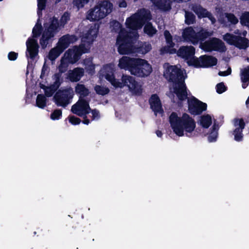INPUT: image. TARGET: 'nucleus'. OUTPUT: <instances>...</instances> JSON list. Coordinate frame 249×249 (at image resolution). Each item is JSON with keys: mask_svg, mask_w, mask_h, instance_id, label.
Segmentation results:
<instances>
[{"mask_svg": "<svg viewBox=\"0 0 249 249\" xmlns=\"http://www.w3.org/2000/svg\"><path fill=\"white\" fill-rule=\"evenodd\" d=\"M70 19V14L65 12L61 16L60 21L55 16L49 18V23L44 24V30L39 40L42 49H45L48 45L52 44L55 35L63 28Z\"/></svg>", "mask_w": 249, "mask_h": 249, "instance_id": "1", "label": "nucleus"}, {"mask_svg": "<svg viewBox=\"0 0 249 249\" xmlns=\"http://www.w3.org/2000/svg\"><path fill=\"white\" fill-rule=\"evenodd\" d=\"M129 33L132 36H128L127 34L126 36H120L118 42L120 43L117 44L118 46V52L120 54H128L133 53H139L145 54L152 49L150 44L147 42H141L139 46H136L135 44L139 38V35L138 33Z\"/></svg>", "mask_w": 249, "mask_h": 249, "instance_id": "2", "label": "nucleus"}, {"mask_svg": "<svg viewBox=\"0 0 249 249\" xmlns=\"http://www.w3.org/2000/svg\"><path fill=\"white\" fill-rule=\"evenodd\" d=\"M169 123L174 132L178 136L184 135V131L192 132L195 129L196 122L187 113H183L179 117L176 112H172L169 116Z\"/></svg>", "mask_w": 249, "mask_h": 249, "instance_id": "3", "label": "nucleus"}, {"mask_svg": "<svg viewBox=\"0 0 249 249\" xmlns=\"http://www.w3.org/2000/svg\"><path fill=\"white\" fill-rule=\"evenodd\" d=\"M113 7V4L109 0L101 1L89 11L87 18L90 21H99L110 14Z\"/></svg>", "mask_w": 249, "mask_h": 249, "instance_id": "4", "label": "nucleus"}, {"mask_svg": "<svg viewBox=\"0 0 249 249\" xmlns=\"http://www.w3.org/2000/svg\"><path fill=\"white\" fill-rule=\"evenodd\" d=\"M125 25L126 28L131 30L132 31L128 32L125 29H122L117 37L116 45L120 43V42H118V40L120 39V36L122 37L123 36H126V34H127L128 36H132V35L129 34L130 33H133V35H134L135 34L134 33H138V30L142 28L143 26L135 14L127 18L125 21Z\"/></svg>", "mask_w": 249, "mask_h": 249, "instance_id": "5", "label": "nucleus"}, {"mask_svg": "<svg viewBox=\"0 0 249 249\" xmlns=\"http://www.w3.org/2000/svg\"><path fill=\"white\" fill-rule=\"evenodd\" d=\"M163 75L168 82L173 83L174 85L184 82L185 79L183 71L175 65L168 66L165 70Z\"/></svg>", "mask_w": 249, "mask_h": 249, "instance_id": "6", "label": "nucleus"}, {"mask_svg": "<svg viewBox=\"0 0 249 249\" xmlns=\"http://www.w3.org/2000/svg\"><path fill=\"white\" fill-rule=\"evenodd\" d=\"M73 91L71 88L58 90L53 96L55 104L58 107H65L70 103L73 96Z\"/></svg>", "mask_w": 249, "mask_h": 249, "instance_id": "7", "label": "nucleus"}, {"mask_svg": "<svg viewBox=\"0 0 249 249\" xmlns=\"http://www.w3.org/2000/svg\"><path fill=\"white\" fill-rule=\"evenodd\" d=\"M217 63L216 57L212 55H203L199 58H193L191 61H187L189 66L195 68H209L215 66Z\"/></svg>", "mask_w": 249, "mask_h": 249, "instance_id": "8", "label": "nucleus"}, {"mask_svg": "<svg viewBox=\"0 0 249 249\" xmlns=\"http://www.w3.org/2000/svg\"><path fill=\"white\" fill-rule=\"evenodd\" d=\"M152 71V66L147 61L138 58L131 74L138 77H146L150 74Z\"/></svg>", "mask_w": 249, "mask_h": 249, "instance_id": "9", "label": "nucleus"}, {"mask_svg": "<svg viewBox=\"0 0 249 249\" xmlns=\"http://www.w3.org/2000/svg\"><path fill=\"white\" fill-rule=\"evenodd\" d=\"M89 50L84 45L75 46L72 49H69L64 53V57L71 64L76 63L82 54L88 53Z\"/></svg>", "mask_w": 249, "mask_h": 249, "instance_id": "10", "label": "nucleus"}, {"mask_svg": "<svg viewBox=\"0 0 249 249\" xmlns=\"http://www.w3.org/2000/svg\"><path fill=\"white\" fill-rule=\"evenodd\" d=\"M188 111L193 115H199L207 110V105L194 96L188 99Z\"/></svg>", "mask_w": 249, "mask_h": 249, "instance_id": "11", "label": "nucleus"}, {"mask_svg": "<svg viewBox=\"0 0 249 249\" xmlns=\"http://www.w3.org/2000/svg\"><path fill=\"white\" fill-rule=\"evenodd\" d=\"M121 80L122 81L123 88L127 87L129 90L135 94H141L142 89L141 86L139 85L135 78L129 75L123 74Z\"/></svg>", "mask_w": 249, "mask_h": 249, "instance_id": "12", "label": "nucleus"}, {"mask_svg": "<svg viewBox=\"0 0 249 249\" xmlns=\"http://www.w3.org/2000/svg\"><path fill=\"white\" fill-rule=\"evenodd\" d=\"M191 9L197 16L198 18H207L211 20L212 24H214L216 22V19L212 14L200 4L193 5Z\"/></svg>", "mask_w": 249, "mask_h": 249, "instance_id": "13", "label": "nucleus"}, {"mask_svg": "<svg viewBox=\"0 0 249 249\" xmlns=\"http://www.w3.org/2000/svg\"><path fill=\"white\" fill-rule=\"evenodd\" d=\"M138 58L123 56L119 59L118 66L121 69L128 71L131 74Z\"/></svg>", "mask_w": 249, "mask_h": 249, "instance_id": "14", "label": "nucleus"}, {"mask_svg": "<svg viewBox=\"0 0 249 249\" xmlns=\"http://www.w3.org/2000/svg\"><path fill=\"white\" fill-rule=\"evenodd\" d=\"M195 48L192 46H181L177 52V55L185 60L191 61L193 58H197L195 57Z\"/></svg>", "mask_w": 249, "mask_h": 249, "instance_id": "15", "label": "nucleus"}, {"mask_svg": "<svg viewBox=\"0 0 249 249\" xmlns=\"http://www.w3.org/2000/svg\"><path fill=\"white\" fill-rule=\"evenodd\" d=\"M245 123L242 118H235L234 120V125L236 127L233 130L232 134L234 136V140L241 142L243 139V130L245 127Z\"/></svg>", "mask_w": 249, "mask_h": 249, "instance_id": "16", "label": "nucleus"}, {"mask_svg": "<svg viewBox=\"0 0 249 249\" xmlns=\"http://www.w3.org/2000/svg\"><path fill=\"white\" fill-rule=\"evenodd\" d=\"M188 89L185 81L174 85L173 92L177 96L179 101L182 102L188 98Z\"/></svg>", "mask_w": 249, "mask_h": 249, "instance_id": "17", "label": "nucleus"}, {"mask_svg": "<svg viewBox=\"0 0 249 249\" xmlns=\"http://www.w3.org/2000/svg\"><path fill=\"white\" fill-rule=\"evenodd\" d=\"M77 39L75 35L67 34L59 38L57 46L64 52L71 43L75 42Z\"/></svg>", "mask_w": 249, "mask_h": 249, "instance_id": "18", "label": "nucleus"}, {"mask_svg": "<svg viewBox=\"0 0 249 249\" xmlns=\"http://www.w3.org/2000/svg\"><path fill=\"white\" fill-rule=\"evenodd\" d=\"M27 52L29 53L31 59H34L38 54L39 45L37 40L34 38H29L26 41Z\"/></svg>", "mask_w": 249, "mask_h": 249, "instance_id": "19", "label": "nucleus"}, {"mask_svg": "<svg viewBox=\"0 0 249 249\" xmlns=\"http://www.w3.org/2000/svg\"><path fill=\"white\" fill-rule=\"evenodd\" d=\"M149 103L151 109L155 114L163 112L161 101L157 94H154L151 96L149 99Z\"/></svg>", "mask_w": 249, "mask_h": 249, "instance_id": "20", "label": "nucleus"}, {"mask_svg": "<svg viewBox=\"0 0 249 249\" xmlns=\"http://www.w3.org/2000/svg\"><path fill=\"white\" fill-rule=\"evenodd\" d=\"M84 74L83 68L77 67L70 70L68 73L67 78L71 82H77L80 81Z\"/></svg>", "mask_w": 249, "mask_h": 249, "instance_id": "21", "label": "nucleus"}, {"mask_svg": "<svg viewBox=\"0 0 249 249\" xmlns=\"http://www.w3.org/2000/svg\"><path fill=\"white\" fill-rule=\"evenodd\" d=\"M98 33V29L96 28V25H90L84 35L83 38L85 39L84 41L89 44H92L97 37Z\"/></svg>", "mask_w": 249, "mask_h": 249, "instance_id": "22", "label": "nucleus"}, {"mask_svg": "<svg viewBox=\"0 0 249 249\" xmlns=\"http://www.w3.org/2000/svg\"><path fill=\"white\" fill-rule=\"evenodd\" d=\"M69 62L64 58H62L61 60L60 64L58 66V72L54 73L53 76V78L57 79L60 81L63 82V79L62 77V73L65 72L69 67Z\"/></svg>", "mask_w": 249, "mask_h": 249, "instance_id": "23", "label": "nucleus"}, {"mask_svg": "<svg viewBox=\"0 0 249 249\" xmlns=\"http://www.w3.org/2000/svg\"><path fill=\"white\" fill-rule=\"evenodd\" d=\"M153 4L158 9L166 12L169 11L172 8V1L169 0H151Z\"/></svg>", "mask_w": 249, "mask_h": 249, "instance_id": "24", "label": "nucleus"}, {"mask_svg": "<svg viewBox=\"0 0 249 249\" xmlns=\"http://www.w3.org/2000/svg\"><path fill=\"white\" fill-rule=\"evenodd\" d=\"M53 79L54 80V82L45 89V96L47 97H51L63 83L57 79L53 78Z\"/></svg>", "mask_w": 249, "mask_h": 249, "instance_id": "25", "label": "nucleus"}, {"mask_svg": "<svg viewBox=\"0 0 249 249\" xmlns=\"http://www.w3.org/2000/svg\"><path fill=\"white\" fill-rule=\"evenodd\" d=\"M212 40V51L224 52L226 50V47L224 43L220 39L213 37Z\"/></svg>", "mask_w": 249, "mask_h": 249, "instance_id": "26", "label": "nucleus"}, {"mask_svg": "<svg viewBox=\"0 0 249 249\" xmlns=\"http://www.w3.org/2000/svg\"><path fill=\"white\" fill-rule=\"evenodd\" d=\"M135 14L143 26L146 22L151 19V15L150 11L145 9H142L139 13Z\"/></svg>", "mask_w": 249, "mask_h": 249, "instance_id": "27", "label": "nucleus"}, {"mask_svg": "<svg viewBox=\"0 0 249 249\" xmlns=\"http://www.w3.org/2000/svg\"><path fill=\"white\" fill-rule=\"evenodd\" d=\"M75 92L79 95V98H84L90 93L89 89L84 84H77L75 87Z\"/></svg>", "mask_w": 249, "mask_h": 249, "instance_id": "28", "label": "nucleus"}, {"mask_svg": "<svg viewBox=\"0 0 249 249\" xmlns=\"http://www.w3.org/2000/svg\"><path fill=\"white\" fill-rule=\"evenodd\" d=\"M78 106L81 111L83 115H87L91 110L89 102L84 98H79L78 101L76 103Z\"/></svg>", "mask_w": 249, "mask_h": 249, "instance_id": "29", "label": "nucleus"}, {"mask_svg": "<svg viewBox=\"0 0 249 249\" xmlns=\"http://www.w3.org/2000/svg\"><path fill=\"white\" fill-rule=\"evenodd\" d=\"M234 46L239 49H246L249 46V40L246 37L237 36Z\"/></svg>", "mask_w": 249, "mask_h": 249, "instance_id": "30", "label": "nucleus"}, {"mask_svg": "<svg viewBox=\"0 0 249 249\" xmlns=\"http://www.w3.org/2000/svg\"><path fill=\"white\" fill-rule=\"evenodd\" d=\"M63 51L59 48L57 45L56 47L52 48L48 54V58L51 61L55 60Z\"/></svg>", "mask_w": 249, "mask_h": 249, "instance_id": "31", "label": "nucleus"}, {"mask_svg": "<svg viewBox=\"0 0 249 249\" xmlns=\"http://www.w3.org/2000/svg\"><path fill=\"white\" fill-rule=\"evenodd\" d=\"M40 19H38L37 21L32 30V36L34 38H37L41 35L43 31V27L41 23L39 22Z\"/></svg>", "mask_w": 249, "mask_h": 249, "instance_id": "32", "label": "nucleus"}, {"mask_svg": "<svg viewBox=\"0 0 249 249\" xmlns=\"http://www.w3.org/2000/svg\"><path fill=\"white\" fill-rule=\"evenodd\" d=\"M212 123V118L210 115L206 114L201 116L200 124L203 128H209Z\"/></svg>", "mask_w": 249, "mask_h": 249, "instance_id": "33", "label": "nucleus"}, {"mask_svg": "<svg viewBox=\"0 0 249 249\" xmlns=\"http://www.w3.org/2000/svg\"><path fill=\"white\" fill-rule=\"evenodd\" d=\"M143 31L144 33L150 37L153 36L157 32L156 29L153 26L152 23L149 22H147V23L145 24L143 28Z\"/></svg>", "mask_w": 249, "mask_h": 249, "instance_id": "34", "label": "nucleus"}, {"mask_svg": "<svg viewBox=\"0 0 249 249\" xmlns=\"http://www.w3.org/2000/svg\"><path fill=\"white\" fill-rule=\"evenodd\" d=\"M47 99L42 94L37 95L36 99V106L40 108H44L46 106Z\"/></svg>", "mask_w": 249, "mask_h": 249, "instance_id": "35", "label": "nucleus"}, {"mask_svg": "<svg viewBox=\"0 0 249 249\" xmlns=\"http://www.w3.org/2000/svg\"><path fill=\"white\" fill-rule=\"evenodd\" d=\"M196 22V16L191 12L185 11V23L187 25L193 24Z\"/></svg>", "mask_w": 249, "mask_h": 249, "instance_id": "36", "label": "nucleus"}, {"mask_svg": "<svg viewBox=\"0 0 249 249\" xmlns=\"http://www.w3.org/2000/svg\"><path fill=\"white\" fill-rule=\"evenodd\" d=\"M110 28L112 32L119 33L122 29V25L116 20H113L110 23Z\"/></svg>", "mask_w": 249, "mask_h": 249, "instance_id": "37", "label": "nucleus"}, {"mask_svg": "<svg viewBox=\"0 0 249 249\" xmlns=\"http://www.w3.org/2000/svg\"><path fill=\"white\" fill-rule=\"evenodd\" d=\"M94 89L97 94L102 96L107 94L110 91L108 88L104 87L100 85H96Z\"/></svg>", "mask_w": 249, "mask_h": 249, "instance_id": "38", "label": "nucleus"}, {"mask_svg": "<svg viewBox=\"0 0 249 249\" xmlns=\"http://www.w3.org/2000/svg\"><path fill=\"white\" fill-rule=\"evenodd\" d=\"M194 30L191 27L186 28L182 32V36L184 40L189 41L195 33Z\"/></svg>", "mask_w": 249, "mask_h": 249, "instance_id": "39", "label": "nucleus"}, {"mask_svg": "<svg viewBox=\"0 0 249 249\" xmlns=\"http://www.w3.org/2000/svg\"><path fill=\"white\" fill-rule=\"evenodd\" d=\"M241 80L242 82L249 83V66L241 70Z\"/></svg>", "mask_w": 249, "mask_h": 249, "instance_id": "40", "label": "nucleus"}, {"mask_svg": "<svg viewBox=\"0 0 249 249\" xmlns=\"http://www.w3.org/2000/svg\"><path fill=\"white\" fill-rule=\"evenodd\" d=\"M164 36L169 47H174L175 43L173 42V37L170 32L167 30H165L164 31Z\"/></svg>", "mask_w": 249, "mask_h": 249, "instance_id": "41", "label": "nucleus"}, {"mask_svg": "<svg viewBox=\"0 0 249 249\" xmlns=\"http://www.w3.org/2000/svg\"><path fill=\"white\" fill-rule=\"evenodd\" d=\"M237 36H235L230 33H227L224 37V40L229 44L234 45L237 38Z\"/></svg>", "mask_w": 249, "mask_h": 249, "instance_id": "42", "label": "nucleus"}, {"mask_svg": "<svg viewBox=\"0 0 249 249\" xmlns=\"http://www.w3.org/2000/svg\"><path fill=\"white\" fill-rule=\"evenodd\" d=\"M197 33L198 34V37L200 38V42L204 41L208 37L212 35V33L208 31L207 30L202 29Z\"/></svg>", "mask_w": 249, "mask_h": 249, "instance_id": "43", "label": "nucleus"}, {"mask_svg": "<svg viewBox=\"0 0 249 249\" xmlns=\"http://www.w3.org/2000/svg\"><path fill=\"white\" fill-rule=\"evenodd\" d=\"M240 23L242 25L249 27V12H246L241 16Z\"/></svg>", "mask_w": 249, "mask_h": 249, "instance_id": "44", "label": "nucleus"}, {"mask_svg": "<svg viewBox=\"0 0 249 249\" xmlns=\"http://www.w3.org/2000/svg\"><path fill=\"white\" fill-rule=\"evenodd\" d=\"M47 0H37V15L39 17L42 15L41 11L45 9Z\"/></svg>", "mask_w": 249, "mask_h": 249, "instance_id": "45", "label": "nucleus"}, {"mask_svg": "<svg viewBox=\"0 0 249 249\" xmlns=\"http://www.w3.org/2000/svg\"><path fill=\"white\" fill-rule=\"evenodd\" d=\"M89 0H73L72 4L73 6L76 7L78 9L83 8L85 5L88 3Z\"/></svg>", "mask_w": 249, "mask_h": 249, "instance_id": "46", "label": "nucleus"}, {"mask_svg": "<svg viewBox=\"0 0 249 249\" xmlns=\"http://www.w3.org/2000/svg\"><path fill=\"white\" fill-rule=\"evenodd\" d=\"M62 110L60 109H56L51 114V119L53 120H58L62 117Z\"/></svg>", "mask_w": 249, "mask_h": 249, "instance_id": "47", "label": "nucleus"}, {"mask_svg": "<svg viewBox=\"0 0 249 249\" xmlns=\"http://www.w3.org/2000/svg\"><path fill=\"white\" fill-rule=\"evenodd\" d=\"M201 48L206 51H212V40L201 43L200 44Z\"/></svg>", "mask_w": 249, "mask_h": 249, "instance_id": "48", "label": "nucleus"}, {"mask_svg": "<svg viewBox=\"0 0 249 249\" xmlns=\"http://www.w3.org/2000/svg\"><path fill=\"white\" fill-rule=\"evenodd\" d=\"M227 87L224 85L223 82L218 83L216 86V91L218 94H222L226 91Z\"/></svg>", "mask_w": 249, "mask_h": 249, "instance_id": "49", "label": "nucleus"}, {"mask_svg": "<svg viewBox=\"0 0 249 249\" xmlns=\"http://www.w3.org/2000/svg\"><path fill=\"white\" fill-rule=\"evenodd\" d=\"M218 137V132L211 130V132L208 136V140L209 142H214L216 141Z\"/></svg>", "mask_w": 249, "mask_h": 249, "instance_id": "50", "label": "nucleus"}, {"mask_svg": "<svg viewBox=\"0 0 249 249\" xmlns=\"http://www.w3.org/2000/svg\"><path fill=\"white\" fill-rule=\"evenodd\" d=\"M226 17L228 21L231 22L232 24H236L238 22V18L235 16L232 13H228L226 14Z\"/></svg>", "mask_w": 249, "mask_h": 249, "instance_id": "51", "label": "nucleus"}, {"mask_svg": "<svg viewBox=\"0 0 249 249\" xmlns=\"http://www.w3.org/2000/svg\"><path fill=\"white\" fill-rule=\"evenodd\" d=\"M71 111L73 113L76 114L77 115H78L79 116L81 117V116H83V114L82 112V111H81V110L80 109V108H79L78 106L77 103L73 105L71 107Z\"/></svg>", "mask_w": 249, "mask_h": 249, "instance_id": "52", "label": "nucleus"}, {"mask_svg": "<svg viewBox=\"0 0 249 249\" xmlns=\"http://www.w3.org/2000/svg\"><path fill=\"white\" fill-rule=\"evenodd\" d=\"M69 121L73 125L79 124L81 122L80 118L74 116H70L69 117Z\"/></svg>", "mask_w": 249, "mask_h": 249, "instance_id": "53", "label": "nucleus"}, {"mask_svg": "<svg viewBox=\"0 0 249 249\" xmlns=\"http://www.w3.org/2000/svg\"><path fill=\"white\" fill-rule=\"evenodd\" d=\"M189 41H191V42L194 45L197 44L199 41H200V38L198 37V33H196L195 32V33L193 34L192 37H191V38Z\"/></svg>", "mask_w": 249, "mask_h": 249, "instance_id": "54", "label": "nucleus"}, {"mask_svg": "<svg viewBox=\"0 0 249 249\" xmlns=\"http://www.w3.org/2000/svg\"><path fill=\"white\" fill-rule=\"evenodd\" d=\"M111 84L116 88H123L122 81L120 82L118 80L114 78L112 79V81H111Z\"/></svg>", "mask_w": 249, "mask_h": 249, "instance_id": "55", "label": "nucleus"}, {"mask_svg": "<svg viewBox=\"0 0 249 249\" xmlns=\"http://www.w3.org/2000/svg\"><path fill=\"white\" fill-rule=\"evenodd\" d=\"M18 55V53L10 52L8 54V58L10 61H15L17 59Z\"/></svg>", "mask_w": 249, "mask_h": 249, "instance_id": "56", "label": "nucleus"}, {"mask_svg": "<svg viewBox=\"0 0 249 249\" xmlns=\"http://www.w3.org/2000/svg\"><path fill=\"white\" fill-rule=\"evenodd\" d=\"M91 113H92V120H98L100 118V113L99 111L96 109H93L91 110Z\"/></svg>", "mask_w": 249, "mask_h": 249, "instance_id": "57", "label": "nucleus"}, {"mask_svg": "<svg viewBox=\"0 0 249 249\" xmlns=\"http://www.w3.org/2000/svg\"><path fill=\"white\" fill-rule=\"evenodd\" d=\"M47 70L48 67L45 65V64H44L42 68L41 74L40 76V78H43V77L45 76V72L46 71H47Z\"/></svg>", "mask_w": 249, "mask_h": 249, "instance_id": "58", "label": "nucleus"}, {"mask_svg": "<svg viewBox=\"0 0 249 249\" xmlns=\"http://www.w3.org/2000/svg\"><path fill=\"white\" fill-rule=\"evenodd\" d=\"M219 128V126L218 124H217V122H216V121H215L214 122L213 126L211 128V130H213V131H216L218 132Z\"/></svg>", "mask_w": 249, "mask_h": 249, "instance_id": "59", "label": "nucleus"}, {"mask_svg": "<svg viewBox=\"0 0 249 249\" xmlns=\"http://www.w3.org/2000/svg\"><path fill=\"white\" fill-rule=\"evenodd\" d=\"M115 78L113 74H107L106 75V79L109 81L111 83V81H112V79H113Z\"/></svg>", "mask_w": 249, "mask_h": 249, "instance_id": "60", "label": "nucleus"}, {"mask_svg": "<svg viewBox=\"0 0 249 249\" xmlns=\"http://www.w3.org/2000/svg\"><path fill=\"white\" fill-rule=\"evenodd\" d=\"M84 116V120L83 121V123L84 124H89L90 121H89V119L87 118V116H86V115H83Z\"/></svg>", "mask_w": 249, "mask_h": 249, "instance_id": "61", "label": "nucleus"}, {"mask_svg": "<svg viewBox=\"0 0 249 249\" xmlns=\"http://www.w3.org/2000/svg\"><path fill=\"white\" fill-rule=\"evenodd\" d=\"M218 75L221 76H226L228 75V73H227L226 71H220L218 72Z\"/></svg>", "mask_w": 249, "mask_h": 249, "instance_id": "62", "label": "nucleus"}, {"mask_svg": "<svg viewBox=\"0 0 249 249\" xmlns=\"http://www.w3.org/2000/svg\"><path fill=\"white\" fill-rule=\"evenodd\" d=\"M156 134L158 137L161 138L162 136V133L161 131L158 130L156 131Z\"/></svg>", "mask_w": 249, "mask_h": 249, "instance_id": "63", "label": "nucleus"}, {"mask_svg": "<svg viewBox=\"0 0 249 249\" xmlns=\"http://www.w3.org/2000/svg\"><path fill=\"white\" fill-rule=\"evenodd\" d=\"M249 85V83L242 82V87L243 89H246Z\"/></svg>", "mask_w": 249, "mask_h": 249, "instance_id": "64", "label": "nucleus"}]
</instances>
